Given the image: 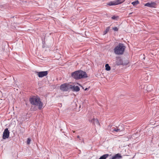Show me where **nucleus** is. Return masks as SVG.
<instances>
[{
  "label": "nucleus",
  "instance_id": "nucleus-5",
  "mask_svg": "<svg viewBox=\"0 0 159 159\" xmlns=\"http://www.w3.org/2000/svg\"><path fill=\"white\" fill-rule=\"evenodd\" d=\"M10 132L8 128H6L4 130L3 133L2 138L5 139H7L9 136Z\"/></svg>",
  "mask_w": 159,
  "mask_h": 159
},
{
  "label": "nucleus",
  "instance_id": "nucleus-13",
  "mask_svg": "<svg viewBox=\"0 0 159 159\" xmlns=\"http://www.w3.org/2000/svg\"><path fill=\"white\" fill-rule=\"evenodd\" d=\"M109 156L108 154H105L101 156L99 159H106Z\"/></svg>",
  "mask_w": 159,
  "mask_h": 159
},
{
  "label": "nucleus",
  "instance_id": "nucleus-4",
  "mask_svg": "<svg viewBox=\"0 0 159 159\" xmlns=\"http://www.w3.org/2000/svg\"><path fill=\"white\" fill-rule=\"evenodd\" d=\"M70 85L65 83L61 84L60 87V89L64 91H67L70 89Z\"/></svg>",
  "mask_w": 159,
  "mask_h": 159
},
{
  "label": "nucleus",
  "instance_id": "nucleus-3",
  "mask_svg": "<svg viewBox=\"0 0 159 159\" xmlns=\"http://www.w3.org/2000/svg\"><path fill=\"white\" fill-rule=\"evenodd\" d=\"M125 48V47L121 43H119L114 49L115 53L116 55L123 54Z\"/></svg>",
  "mask_w": 159,
  "mask_h": 159
},
{
  "label": "nucleus",
  "instance_id": "nucleus-2",
  "mask_svg": "<svg viewBox=\"0 0 159 159\" xmlns=\"http://www.w3.org/2000/svg\"><path fill=\"white\" fill-rule=\"evenodd\" d=\"M30 101L32 104L38 106L39 109L40 110L43 107V103L39 97H34L30 98Z\"/></svg>",
  "mask_w": 159,
  "mask_h": 159
},
{
  "label": "nucleus",
  "instance_id": "nucleus-11",
  "mask_svg": "<svg viewBox=\"0 0 159 159\" xmlns=\"http://www.w3.org/2000/svg\"><path fill=\"white\" fill-rule=\"evenodd\" d=\"M112 129L113 131H115L116 132H120L123 130V129H120L119 127H113L112 128Z\"/></svg>",
  "mask_w": 159,
  "mask_h": 159
},
{
  "label": "nucleus",
  "instance_id": "nucleus-16",
  "mask_svg": "<svg viewBox=\"0 0 159 159\" xmlns=\"http://www.w3.org/2000/svg\"><path fill=\"white\" fill-rule=\"evenodd\" d=\"M106 70L107 71H109L111 70V67L109 66V65L108 64H107L105 65Z\"/></svg>",
  "mask_w": 159,
  "mask_h": 159
},
{
  "label": "nucleus",
  "instance_id": "nucleus-6",
  "mask_svg": "<svg viewBox=\"0 0 159 159\" xmlns=\"http://www.w3.org/2000/svg\"><path fill=\"white\" fill-rule=\"evenodd\" d=\"M38 76L40 78L43 77L44 76H46L48 73V71H40L37 72Z\"/></svg>",
  "mask_w": 159,
  "mask_h": 159
},
{
  "label": "nucleus",
  "instance_id": "nucleus-8",
  "mask_svg": "<svg viewBox=\"0 0 159 159\" xmlns=\"http://www.w3.org/2000/svg\"><path fill=\"white\" fill-rule=\"evenodd\" d=\"M70 89H72V91L75 92H78L80 90V87L77 86H75V85H70Z\"/></svg>",
  "mask_w": 159,
  "mask_h": 159
},
{
  "label": "nucleus",
  "instance_id": "nucleus-7",
  "mask_svg": "<svg viewBox=\"0 0 159 159\" xmlns=\"http://www.w3.org/2000/svg\"><path fill=\"white\" fill-rule=\"evenodd\" d=\"M155 5L156 3L155 2L151 1L145 4L144 6L149 7H155Z\"/></svg>",
  "mask_w": 159,
  "mask_h": 159
},
{
  "label": "nucleus",
  "instance_id": "nucleus-10",
  "mask_svg": "<svg viewBox=\"0 0 159 159\" xmlns=\"http://www.w3.org/2000/svg\"><path fill=\"white\" fill-rule=\"evenodd\" d=\"M122 158V156L120 154L117 153L114 156H113L110 157V159H120Z\"/></svg>",
  "mask_w": 159,
  "mask_h": 159
},
{
  "label": "nucleus",
  "instance_id": "nucleus-19",
  "mask_svg": "<svg viewBox=\"0 0 159 159\" xmlns=\"http://www.w3.org/2000/svg\"><path fill=\"white\" fill-rule=\"evenodd\" d=\"M31 141V139L30 138H28L27 140V144L28 145H29Z\"/></svg>",
  "mask_w": 159,
  "mask_h": 159
},
{
  "label": "nucleus",
  "instance_id": "nucleus-24",
  "mask_svg": "<svg viewBox=\"0 0 159 159\" xmlns=\"http://www.w3.org/2000/svg\"><path fill=\"white\" fill-rule=\"evenodd\" d=\"M77 138H79V139H80V136L79 135H78V136H77Z\"/></svg>",
  "mask_w": 159,
  "mask_h": 159
},
{
  "label": "nucleus",
  "instance_id": "nucleus-21",
  "mask_svg": "<svg viewBox=\"0 0 159 159\" xmlns=\"http://www.w3.org/2000/svg\"><path fill=\"white\" fill-rule=\"evenodd\" d=\"M117 17L115 16H113L111 17V19L113 20H115L117 18Z\"/></svg>",
  "mask_w": 159,
  "mask_h": 159
},
{
  "label": "nucleus",
  "instance_id": "nucleus-18",
  "mask_svg": "<svg viewBox=\"0 0 159 159\" xmlns=\"http://www.w3.org/2000/svg\"><path fill=\"white\" fill-rule=\"evenodd\" d=\"M118 61H119V62L117 61V64L118 65H121L122 64V61L121 59H120Z\"/></svg>",
  "mask_w": 159,
  "mask_h": 159
},
{
  "label": "nucleus",
  "instance_id": "nucleus-17",
  "mask_svg": "<svg viewBox=\"0 0 159 159\" xmlns=\"http://www.w3.org/2000/svg\"><path fill=\"white\" fill-rule=\"evenodd\" d=\"M110 27H108L107 28L106 30L104 31L103 35H104L106 34L107 32L109 31V30L110 29Z\"/></svg>",
  "mask_w": 159,
  "mask_h": 159
},
{
  "label": "nucleus",
  "instance_id": "nucleus-22",
  "mask_svg": "<svg viewBox=\"0 0 159 159\" xmlns=\"http://www.w3.org/2000/svg\"><path fill=\"white\" fill-rule=\"evenodd\" d=\"M79 139L81 142H83L84 141L83 139V138H80Z\"/></svg>",
  "mask_w": 159,
  "mask_h": 159
},
{
  "label": "nucleus",
  "instance_id": "nucleus-14",
  "mask_svg": "<svg viewBox=\"0 0 159 159\" xmlns=\"http://www.w3.org/2000/svg\"><path fill=\"white\" fill-rule=\"evenodd\" d=\"M125 0H116L115 1L117 5L122 3L125 2Z\"/></svg>",
  "mask_w": 159,
  "mask_h": 159
},
{
  "label": "nucleus",
  "instance_id": "nucleus-1",
  "mask_svg": "<svg viewBox=\"0 0 159 159\" xmlns=\"http://www.w3.org/2000/svg\"><path fill=\"white\" fill-rule=\"evenodd\" d=\"M71 76L76 80H79L88 77L86 72L82 70H78L75 71L71 73Z\"/></svg>",
  "mask_w": 159,
  "mask_h": 159
},
{
  "label": "nucleus",
  "instance_id": "nucleus-15",
  "mask_svg": "<svg viewBox=\"0 0 159 159\" xmlns=\"http://www.w3.org/2000/svg\"><path fill=\"white\" fill-rule=\"evenodd\" d=\"M134 6H135L139 3V2L138 0H136L131 3Z\"/></svg>",
  "mask_w": 159,
  "mask_h": 159
},
{
  "label": "nucleus",
  "instance_id": "nucleus-23",
  "mask_svg": "<svg viewBox=\"0 0 159 159\" xmlns=\"http://www.w3.org/2000/svg\"><path fill=\"white\" fill-rule=\"evenodd\" d=\"M89 89V88H86L85 89V90L86 91V90H87L88 89Z\"/></svg>",
  "mask_w": 159,
  "mask_h": 159
},
{
  "label": "nucleus",
  "instance_id": "nucleus-20",
  "mask_svg": "<svg viewBox=\"0 0 159 159\" xmlns=\"http://www.w3.org/2000/svg\"><path fill=\"white\" fill-rule=\"evenodd\" d=\"M113 29L115 31H118V29L117 27L113 28Z\"/></svg>",
  "mask_w": 159,
  "mask_h": 159
},
{
  "label": "nucleus",
  "instance_id": "nucleus-9",
  "mask_svg": "<svg viewBox=\"0 0 159 159\" xmlns=\"http://www.w3.org/2000/svg\"><path fill=\"white\" fill-rule=\"evenodd\" d=\"M90 121L95 125H97L99 126L100 125V124L99 121L97 119H95L93 118Z\"/></svg>",
  "mask_w": 159,
  "mask_h": 159
},
{
  "label": "nucleus",
  "instance_id": "nucleus-12",
  "mask_svg": "<svg viewBox=\"0 0 159 159\" xmlns=\"http://www.w3.org/2000/svg\"><path fill=\"white\" fill-rule=\"evenodd\" d=\"M107 5L109 6H111L117 5V4L116 3L115 1H114L109 2Z\"/></svg>",
  "mask_w": 159,
  "mask_h": 159
}]
</instances>
